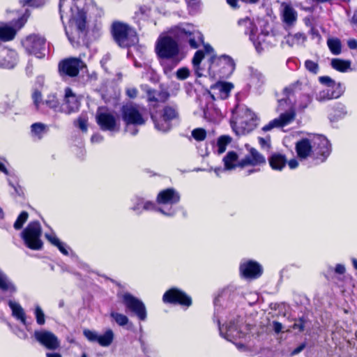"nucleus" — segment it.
Returning a JSON list of instances; mask_svg holds the SVG:
<instances>
[{
  "instance_id": "10",
  "label": "nucleus",
  "mask_w": 357,
  "mask_h": 357,
  "mask_svg": "<svg viewBox=\"0 0 357 357\" xmlns=\"http://www.w3.org/2000/svg\"><path fill=\"white\" fill-rule=\"evenodd\" d=\"M180 196L174 189L169 188L162 190L157 197V202L161 207L157 208V211L165 215L172 216L175 214V209L172 205L178 202Z\"/></svg>"
},
{
  "instance_id": "33",
  "label": "nucleus",
  "mask_w": 357,
  "mask_h": 357,
  "mask_svg": "<svg viewBox=\"0 0 357 357\" xmlns=\"http://www.w3.org/2000/svg\"><path fill=\"white\" fill-rule=\"evenodd\" d=\"M287 159L284 155L280 153H273L268 158V162L273 169L282 170L285 166Z\"/></svg>"
},
{
  "instance_id": "43",
  "label": "nucleus",
  "mask_w": 357,
  "mask_h": 357,
  "mask_svg": "<svg viewBox=\"0 0 357 357\" xmlns=\"http://www.w3.org/2000/svg\"><path fill=\"white\" fill-rule=\"evenodd\" d=\"M231 142V138L228 136H221L218 138L217 142L218 153L221 154L226 150L227 146Z\"/></svg>"
},
{
  "instance_id": "59",
  "label": "nucleus",
  "mask_w": 357,
  "mask_h": 357,
  "mask_svg": "<svg viewBox=\"0 0 357 357\" xmlns=\"http://www.w3.org/2000/svg\"><path fill=\"white\" fill-rule=\"evenodd\" d=\"M102 139H103V137L99 134L93 135L91 137V142L93 143L100 142L102 141Z\"/></svg>"
},
{
  "instance_id": "47",
  "label": "nucleus",
  "mask_w": 357,
  "mask_h": 357,
  "mask_svg": "<svg viewBox=\"0 0 357 357\" xmlns=\"http://www.w3.org/2000/svg\"><path fill=\"white\" fill-rule=\"evenodd\" d=\"M344 107L339 105L337 109H334L333 113L329 114L331 121H336L338 118H342L345 114Z\"/></svg>"
},
{
  "instance_id": "28",
  "label": "nucleus",
  "mask_w": 357,
  "mask_h": 357,
  "mask_svg": "<svg viewBox=\"0 0 357 357\" xmlns=\"http://www.w3.org/2000/svg\"><path fill=\"white\" fill-rule=\"evenodd\" d=\"M234 88V85L229 82H218L213 86V93L220 99H226L231 89Z\"/></svg>"
},
{
  "instance_id": "38",
  "label": "nucleus",
  "mask_w": 357,
  "mask_h": 357,
  "mask_svg": "<svg viewBox=\"0 0 357 357\" xmlns=\"http://www.w3.org/2000/svg\"><path fill=\"white\" fill-rule=\"evenodd\" d=\"M327 45L331 52L335 54L338 55L341 53L342 45L341 42L338 38H331L327 40Z\"/></svg>"
},
{
  "instance_id": "5",
  "label": "nucleus",
  "mask_w": 357,
  "mask_h": 357,
  "mask_svg": "<svg viewBox=\"0 0 357 357\" xmlns=\"http://www.w3.org/2000/svg\"><path fill=\"white\" fill-rule=\"evenodd\" d=\"M238 24L244 31L245 34H249L250 39L253 43L258 52H261L268 46L273 36L268 31H261L259 35L256 36L257 29L252 20L246 17L239 20Z\"/></svg>"
},
{
  "instance_id": "9",
  "label": "nucleus",
  "mask_w": 357,
  "mask_h": 357,
  "mask_svg": "<svg viewBox=\"0 0 357 357\" xmlns=\"http://www.w3.org/2000/svg\"><path fill=\"white\" fill-rule=\"evenodd\" d=\"M299 84L296 83L284 89V94L286 99L280 100V103L282 104L283 101L289 102V104L292 105L294 109H304L311 102L312 98L307 94H301L300 93Z\"/></svg>"
},
{
  "instance_id": "18",
  "label": "nucleus",
  "mask_w": 357,
  "mask_h": 357,
  "mask_svg": "<svg viewBox=\"0 0 357 357\" xmlns=\"http://www.w3.org/2000/svg\"><path fill=\"white\" fill-rule=\"evenodd\" d=\"M163 301L165 303H178L185 306H190L192 303L190 297L178 289H171L163 295Z\"/></svg>"
},
{
  "instance_id": "21",
  "label": "nucleus",
  "mask_w": 357,
  "mask_h": 357,
  "mask_svg": "<svg viewBox=\"0 0 357 357\" xmlns=\"http://www.w3.org/2000/svg\"><path fill=\"white\" fill-rule=\"evenodd\" d=\"M32 98L36 108L40 110H43L45 107L55 109L59 106V101L54 94L49 95L43 101L40 92L35 91L32 94Z\"/></svg>"
},
{
  "instance_id": "32",
  "label": "nucleus",
  "mask_w": 357,
  "mask_h": 357,
  "mask_svg": "<svg viewBox=\"0 0 357 357\" xmlns=\"http://www.w3.org/2000/svg\"><path fill=\"white\" fill-rule=\"evenodd\" d=\"M8 305L12 310V314L24 325H26V314L24 309L17 302L9 301Z\"/></svg>"
},
{
  "instance_id": "23",
  "label": "nucleus",
  "mask_w": 357,
  "mask_h": 357,
  "mask_svg": "<svg viewBox=\"0 0 357 357\" xmlns=\"http://www.w3.org/2000/svg\"><path fill=\"white\" fill-rule=\"evenodd\" d=\"M280 12L282 22L284 23L286 27H291L296 24L298 14L291 5L282 3L281 4Z\"/></svg>"
},
{
  "instance_id": "60",
  "label": "nucleus",
  "mask_w": 357,
  "mask_h": 357,
  "mask_svg": "<svg viewBox=\"0 0 357 357\" xmlns=\"http://www.w3.org/2000/svg\"><path fill=\"white\" fill-rule=\"evenodd\" d=\"M348 47L351 50L357 48V41L354 39H351L347 43Z\"/></svg>"
},
{
  "instance_id": "6",
  "label": "nucleus",
  "mask_w": 357,
  "mask_h": 357,
  "mask_svg": "<svg viewBox=\"0 0 357 357\" xmlns=\"http://www.w3.org/2000/svg\"><path fill=\"white\" fill-rule=\"evenodd\" d=\"M257 116L254 112L245 106L236 109L231 123L237 135L249 132L256 126Z\"/></svg>"
},
{
  "instance_id": "22",
  "label": "nucleus",
  "mask_w": 357,
  "mask_h": 357,
  "mask_svg": "<svg viewBox=\"0 0 357 357\" xmlns=\"http://www.w3.org/2000/svg\"><path fill=\"white\" fill-rule=\"evenodd\" d=\"M79 107V100L75 94L69 88L65 90L64 102L62 105V110L68 114L75 112L78 110Z\"/></svg>"
},
{
  "instance_id": "35",
  "label": "nucleus",
  "mask_w": 357,
  "mask_h": 357,
  "mask_svg": "<svg viewBox=\"0 0 357 357\" xmlns=\"http://www.w3.org/2000/svg\"><path fill=\"white\" fill-rule=\"evenodd\" d=\"M306 37L304 34L297 33L295 34H289L286 38V43L290 46L301 45L305 41Z\"/></svg>"
},
{
  "instance_id": "16",
  "label": "nucleus",
  "mask_w": 357,
  "mask_h": 357,
  "mask_svg": "<svg viewBox=\"0 0 357 357\" xmlns=\"http://www.w3.org/2000/svg\"><path fill=\"white\" fill-rule=\"evenodd\" d=\"M86 338L91 342H98L102 347H108L113 342L114 334L112 330L107 329L100 335L95 331L86 329L83 331Z\"/></svg>"
},
{
  "instance_id": "13",
  "label": "nucleus",
  "mask_w": 357,
  "mask_h": 357,
  "mask_svg": "<svg viewBox=\"0 0 357 357\" xmlns=\"http://www.w3.org/2000/svg\"><path fill=\"white\" fill-rule=\"evenodd\" d=\"M45 43L46 40L43 36L31 34L22 41V45L29 54L41 59L45 56Z\"/></svg>"
},
{
  "instance_id": "64",
  "label": "nucleus",
  "mask_w": 357,
  "mask_h": 357,
  "mask_svg": "<svg viewBox=\"0 0 357 357\" xmlns=\"http://www.w3.org/2000/svg\"><path fill=\"white\" fill-rule=\"evenodd\" d=\"M305 345L304 344L300 345L297 348H296L291 354V356L299 354L303 349L305 348Z\"/></svg>"
},
{
  "instance_id": "30",
  "label": "nucleus",
  "mask_w": 357,
  "mask_h": 357,
  "mask_svg": "<svg viewBox=\"0 0 357 357\" xmlns=\"http://www.w3.org/2000/svg\"><path fill=\"white\" fill-rule=\"evenodd\" d=\"M17 30L10 24L6 23L0 24V40L9 41L15 38Z\"/></svg>"
},
{
  "instance_id": "26",
  "label": "nucleus",
  "mask_w": 357,
  "mask_h": 357,
  "mask_svg": "<svg viewBox=\"0 0 357 357\" xmlns=\"http://www.w3.org/2000/svg\"><path fill=\"white\" fill-rule=\"evenodd\" d=\"M241 273L245 278H255L261 275L262 269L260 265L252 261L243 262L240 266Z\"/></svg>"
},
{
  "instance_id": "19",
  "label": "nucleus",
  "mask_w": 357,
  "mask_h": 357,
  "mask_svg": "<svg viewBox=\"0 0 357 357\" xmlns=\"http://www.w3.org/2000/svg\"><path fill=\"white\" fill-rule=\"evenodd\" d=\"M84 67V63L77 58H69L59 63V72L70 77L76 76L79 70Z\"/></svg>"
},
{
  "instance_id": "17",
  "label": "nucleus",
  "mask_w": 357,
  "mask_h": 357,
  "mask_svg": "<svg viewBox=\"0 0 357 357\" xmlns=\"http://www.w3.org/2000/svg\"><path fill=\"white\" fill-rule=\"evenodd\" d=\"M34 336L38 342L50 350H56L60 347V341L52 332L42 330L34 333Z\"/></svg>"
},
{
  "instance_id": "27",
  "label": "nucleus",
  "mask_w": 357,
  "mask_h": 357,
  "mask_svg": "<svg viewBox=\"0 0 357 357\" xmlns=\"http://www.w3.org/2000/svg\"><path fill=\"white\" fill-rule=\"evenodd\" d=\"M132 206L130 208L137 214H141L143 211L156 210V206L153 202L142 197H137L132 199Z\"/></svg>"
},
{
  "instance_id": "44",
  "label": "nucleus",
  "mask_w": 357,
  "mask_h": 357,
  "mask_svg": "<svg viewBox=\"0 0 357 357\" xmlns=\"http://www.w3.org/2000/svg\"><path fill=\"white\" fill-rule=\"evenodd\" d=\"M88 116L86 114H82L75 122V125L82 131L87 130Z\"/></svg>"
},
{
  "instance_id": "12",
  "label": "nucleus",
  "mask_w": 357,
  "mask_h": 357,
  "mask_svg": "<svg viewBox=\"0 0 357 357\" xmlns=\"http://www.w3.org/2000/svg\"><path fill=\"white\" fill-rule=\"evenodd\" d=\"M249 154L241 160L240 167L245 169V174L249 176L259 171L258 166L266 163V158L255 149L250 148Z\"/></svg>"
},
{
  "instance_id": "11",
  "label": "nucleus",
  "mask_w": 357,
  "mask_h": 357,
  "mask_svg": "<svg viewBox=\"0 0 357 357\" xmlns=\"http://www.w3.org/2000/svg\"><path fill=\"white\" fill-rule=\"evenodd\" d=\"M25 245L31 250H40L43 246L40 239L41 227L39 222H30L21 234Z\"/></svg>"
},
{
  "instance_id": "37",
  "label": "nucleus",
  "mask_w": 357,
  "mask_h": 357,
  "mask_svg": "<svg viewBox=\"0 0 357 357\" xmlns=\"http://www.w3.org/2000/svg\"><path fill=\"white\" fill-rule=\"evenodd\" d=\"M47 130V126L41 123H36L31 126L32 135L38 139H41Z\"/></svg>"
},
{
  "instance_id": "52",
  "label": "nucleus",
  "mask_w": 357,
  "mask_h": 357,
  "mask_svg": "<svg viewBox=\"0 0 357 357\" xmlns=\"http://www.w3.org/2000/svg\"><path fill=\"white\" fill-rule=\"evenodd\" d=\"M21 3L22 5L29 4L31 6L33 7H39L44 4V0H21Z\"/></svg>"
},
{
  "instance_id": "46",
  "label": "nucleus",
  "mask_w": 357,
  "mask_h": 357,
  "mask_svg": "<svg viewBox=\"0 0 357 357\" xmlns=\"http://www.w3.org/2000/svg\"><path fill=\"white\" fill-rule=\"evenodd\" d=\"M333 98V93L328 89L321 91L317 95V100H318L319 101H325L327 100L332 99Z\"/></svg>"
},
{
  "instance_id": "2",
  "label": "nucleus",
  "mask_w": 357,
  "mask_h": 357,
  "mask_svg": "<svg viewBox=\"0 0 357 357\" xmlns=\"http://www.w3.org/2000/svg\"><path fill=\"white\" fill-rule=\"evenodd\" d=\"M89 0H60L59 13L66 34L73 45L79 43L87 29L86 4Z\"/></svg>"
},
{
  "instance_id": "63",
  "label": "nucleus",
  "mask_w": 357,
  "mask_h": 357,
  "mask_svg": "<svg viewBox=\"0 0 357 357\" xmlns=\"http://www.w3.org/2000/svg\"><path fill=\"white\" fill-rule=\"evenodd\" d=\"M345 271V268L342 264H337L335 267V272L339 274H342Z\"/></svg>"
},
{
  "instance_id": "45",
  "label": "nucleus",
  "mask_w": 357,
  "mask_h": 357,
  "mask_svg": "<svg viewBox=\"0 0 357 357\" xmlns=\"http://www.w3.org/2000/svg\"><path fill=\"white\" fill-rule=\"evenodd\" d=\"M28 216L29 215L26 212H22L14 223V228L15 229H20L22 227L24 222L27 220Z\"/></svg>"
},
{
  "instance_id": "31",
  "label": "nucleus",
  "mask_w": 357,
  "mask_h": 357,
  "mask_svg": "<svg viewBox=\"0 0 357 357\" xmlns=\"http://www.w3.org/2000/svg\"><path fill=\"white\" fill-rule=\"evenodd\" d=\"M155 128L161 132H167L170 130L172 123L165 119L160 113L152 115Z\"/></svg>"
},
{
  "instance_id": "7",
  "label": "nucleus",
  "mask_w": 357,
  "mask_h": 357,
  "mask_svg": "<svg viewBox=\"0 0 357 357\" xmlns=\"http://www.w3.org/2000/svg\"><path fill=\"white\" fill-rule=\"evenodd\" d=\"M144 109L132 102H128L124 105L121 108V116L123 121L126 125V130L130 132L129 126H142L144 124L146 120L143 116ZM137 129L135 128L130 131L133 135L137 133Z\"/></svg>"
},
{
  "instance_id": "29",
  "label": "nucleus",
  "mask_w": 357,
  "mask_h": 357,
  "mask_svg": "<svg viewBox=\"0 0 357 357\" xmlns=\"http://www.w3.org/2000/svg\"><path fill=\"white\" fill-rule=\"evenodd\" d=\"M222 160L226 170H233L238 167H240L241 160H238V155L235 151H229Z\"/></svg>"
},
{
  "instance_id": "3",
  "label": "nucleus",
  "mask_w": 357,
  "mask_h": 357,
  "mask_svg": "<svg viewBox=\"0 0 357 357\" xmlns=\"http://www.w3.org/2000/svg\"><path fill=\"white\" fill-rule=\"evenodd\" d=\"M204 52L197 50L192 59V65L195 73L197 76L202 75V70L200 68V63L205 55L209 56L210 66L208 67L209 75L216 78L222 77L230 75L234 69V63L232 59L227 56L217 57L213 53V49L209 45H205Z\"/></svg>"
},
{
  "instance_id": "51",
  "label": "nucleus",
  "mask_w": 357,
  "mask_h": 357,
  "mask_svg": "<svg viewBox=\"0 0 357 357\" xmlns=\"http://www.w3.org/2000/svg\"><path fill=\"white\" fill-rule=\"evenodd\" d=\"M190 75V70L187 68H179L176 71V77L179 79H185Z\"/></svg>"
},
{
  "instance_id": "24",
  "label": "nucleus",
  "mask_w": 357,
  "mask_h": 357,
  "mask_svg": "<svg viewBox=\"0 0 357 357\" xmlns=\"http://www.w3.org/2000/svg\"><path fill=\"white\" fill-rule=\"evenodd\" d=\"M17 62V54L15 51L0 46V68H13Z\"/></svg>"
},
{
  "instance_id": "57",
  "label": "nucleus",
  "mask_w": 357,
  "mask_h": 357,
  "mask_svg": "<svg viewBox=\"0 0 357 357\" xmlns=\"http://www.w3.org/2000/svg\"><path fill=\"white\" fill-rule=\"evenodd\" d=\"M319 79L321 83L327 84L328 86L333 83V80L329 77H320Z\"/></svg>"
},
{
  "instance_id": "55",
  "label": "nucleus",
  "mask_w": 357,
  "mask_h": 357,
  "mask_svg": "<svg viewBox=\"0 0 357 357\" xmlns=\"http://www.w3.org/2000/svg\"><path fill=\"white\" fill-rule=\"evenodd\" d=\"M259 142L262 148H269L270 140L269 139H264L262 137L259 138Z\"/></svg>"
},
{
  "instance_id": "54",
  "label": "nucleus",
  "mask_w": 357,
  "mask_h": 357,
  "mask_svg": "<svg viewBox=\"0 0 357 357\" xmlns=\"http://www.w3.org/2000/svg\"><path fill=\"white\" fill-rule=\"evenodd\" d=\"M56 247H57L59 251L64 255H69V247H68L64 243L61 241Z\"/></svg>"
},
{
  "instance_id": "15",
  "label": "nucleus",
  "mask_w": 357,
  "mask_h": 357,
  "mask_svg": "<svg viewBox=\"0 0 357 357\" xmlns=\"http://www.w3.org/2000/svg\"><path fill=\"white\" fill-rule=\"evenodd\" d=\"M96 119L102 130L112 132L119 130V121L112 113L100 110L97 113Z\"/></svg>"
},
{
  "instance_id": "14",
  "label": "nucleus",
  "mask_w": 357,
  "mask_h": 357,
  "mask_svg": "<svg viewBox=\"0 0 357 357\" xmlns=\"http://www.w3.org/2000/svg\"><path fill=\"white\" fill-rule=\"evenodd\" d=\"M119 297L122 300V303L128 310L135 313L140 320L146 319V307L140 300L128 292L121 294Z\"/></svg>"
},
{
  "instance_id": "36",
  "label": "nucleus",
  "mask_w": 357,
  "mask_h": 357,
  "mask_svg": "<svg viewBox=\"0 0 357 357\" xmlns=\"http://www.w3.org/2000/svg\"><path fill=\"white\" fill-rule=\"evenodd\" d=\"M331 66L334 69L338 71L346 72L350 68L351 62L340 59H333L331 60Z\"/></svg>"
},
{
  "instance_id": "62",
  "label": "nucleus",
  "mask_w": 357,
  "mask_h": 357,
  "mask_svg": "<svg viewBox=\"0 0 357 357\" xmlns=\"http://www.w3.org/2000/svg\"><path fill=\"white\" fill-rule=\"evenodd\" d=\"M273 329L276 333H280L282 331V325L280 323L275 321L273 323Z\"/></svg>"
},
{
  "instance_id": "49",
  "label": "nucleus",
  "mask_w": 357,
  "mask_h": 357,
  "mask_svg": "<svg viewBox=\"0 0 357 357\" xmlns=\"http://www.w3.org/2000/svg\"><path fill=\"white\" fill-rule=\"evenodd\" d=\"M35 315L36 318V321L39 325H43L45 324V314L40 307H36Z\"/></svg>"
},
{
  "instance_id": "40",
  "label": "nucleus",
  "mask_w": 357,
  "mask_h": 357,
  "mask_svg": "<svg viewBox=\"0 0 357 357\" xmlns=\"http://www.w3.org/2000/svg\"><path fill=\"white\" fill-rule=\"evenodd\" d=\"M203 112L204 118L210 121L215 120L220 114L219 110L214 108L212 104L208 105L206 108H204Z\"/></svg>"
},
{
  "instance_id": "39",
  "label": "nucleus",
  "mask_w": 357,
  "mask_h": 357,
  "mask_svg": "<svg viewBox=\"0 0 357 357\" xmlns=\"http://www.w3.org/2000/svg\"><path fill=\"white\" fill-rule=\"evenodd\" d=\"M264 82L265 78L263 75L259 72L255 71L251 75L250 84L256 89H259L264 84Z\"/></svg>"
},
{
  "instance_id": "48",
  "label": "nucleus",
  "mask_w": 357,
  "mask_h": 357,
  "mask_svg": "<svg viewBox=\"0 0 357 357\" xmlns=\"http://www.w3.org/2000/svg\"><path fill=\"white\" fill-rule=\"evenodd\" d=\"M192 137L197 141H202L206 138V131L202 128H196L192 132Z\"/></svg>"
},
{
  "instance_id": "41",
  "label": "nucleus",
  "mask_w": 357,
  "mask_h": 357,
  "mask_svg": "<svg viewBox=\"0 0 357 357\" xmlns=\"http://www.w3.org/2000/svg\"><path fill=\"white\" fill-rule=\"evenodd\" d=\"M160 114L172 123V121L178 117V112L174 107H166Z\"/></svg>"
},
{
  "instance_id": "20",
  "label": "nucleus",
  "mask_w": 357,
  "mask_h": 357,
  "mask_svg": "<svg viewBox=\"0 0 357 357\" xmlns=\"http://www.w3.org/2000/svg\"><path fill=\"white\" fill-rule=\"evenodd\" d=\"M294 109H291L287 112L281 114L279 117L271 121L268 124L262 128V130L266 132L275 128H282L291 123L294 121Z\"/></svg>"
},
{
  "instance_id": "53",
  "label": "nucleus",
  "mask_w": 357,
  "mask_h": 357,
  "mask_svg": "<svg viewBox=\"0 0 357 357\" xmlns=\"http://www.w3.org/2000/svg\"><path fill=\"white\" fill-rule=\"evenodd\" d=\"M45 237L54 246H56L61 242L54 233L45 234Z\"/></svg>"
},
{
  "instance_id": "61",
  "label": "nucleus",
  "mask_w": 357,
  "mask_h": 357,
  "mask_svg": "<svg viewBox=\"0 0 357 357\" xmlns=\"http://www.w3.org/2000/svg\"><path fill=\"white\" fill-rule=\"evenodd\" d=\"M290 169H295L298 166V162L296 159L290 160L288 162Z\"/></svg>"
},
{
  "instance_id": "58",
  "label": "nucleus",
  "mask_w": 357,
  "mask_h": 357,
  "mask_svg": "<svg viewBox=\"0 0 357 357\" xmlns=\"http://www.w3.org/2000/svg\"><path fill=\"white\" fill-rule=\"evenodd\" d=\"M5 162L6 161L3 158H0V172H3L5 174H8V172L6 167Z\"/></svg>"
},
{
  "instance_id": "8",
  "label": "nucleus",
  "mask_w": 357,
  "mask_h": 357,
  "mask_svg": "<svg viewBox=\"0 0 357 357\" xmlns=\"http://www.w3.org/2000/svg\"><path fill=\"white\" fill-rule=\"evenodd\" d=\"M112 34L119 46L127 47L137 42L135 31L126 24L114 22L112 25Z\"/></svg>"
},
{
  "instance_id": "4",
  "label": "nucleus",
  "mask_w": 357,
  "mask_h": 357,
  "mask_svg": "<svg viewBox=\"0 0 357 357\" xmlns=\"http://www.w3.org/2000/svg\"><path fill=\"white\" fill-rule=\"evenodd\" d=\"M296 150L300 158L312 156L322 162L331 153V145L322 135H310L296 142Z\"/></svg>"
},
{
  "instance_id": "56",
  "label": "nucleus",
  "mask_w": 357,
  "mask_h": 357,
  "mask_svg": "<svg viewBox=\"0 0 357 357\" xmlns=\"http://www.w3.org/2000/svg\"><path fill=\"white\" fill-rule=\"evenodd\" d=\"M126 93L130 98H134L137 95V90L135 88H129L126 90Z\"/></svg>"
},
{
  "instance_id": "25",
  "label": "nucleus",
  "mask_w": 357,
  "mask_h": 357,
  "mask_svg": "<svg viewBox=\"0 0 357 357\" xmlns=\"http://www.w3.org/2000/svg\"><path fill=\"white\" fill-rule=\"evenodd\" d=\"M221 336L228 341L233 342L237 338L243 337V333L234 322H230L225 326H219Z\"/></svg>"
},
{
  "instance_id": "50",
  "label": "nucleus",
  "mask_w": 357,
  "mask_h": 357,
  "mask_svg": "<svg viewBox=\"0 0 357 357\" xmlns=\"http://www.w3.org/2000/svg\"><path fill=\"white\" fill-rule=\"evenodd\" d=\"M305 66L310 72L317 74L318 73L319 66L318 64L311 60H307L305 63Z\"/></svg>"
},
{
  "instance_id": "1",
  "label": "nucleus",
  "mask_w": 357,
  "mask_h": 357,
  "mask_svg": "<svg viewBox=\"0 0 357 357\" xmlns=\"http://www.w3.org/2000/svg\"><path fill=\"white\" fill-rule=\"evenodd\" d=\"M169 33L171 36L161 34L155 45L156 53L162 59V65L165 74L169 73L183 58L179 53L176 41L172 36L179 40L188 39L190 47L194 49L197 48L204 41L202 34L189 24H182L173 27Z\"/></svg>"
},
{
  "instance_id": "42",
  "label": "nucleus",
  "mask_w": 357,
  "mask_h": 357,
  "mask_svg": "<svg viewBox=\"0 0 357 357\" xmlns=\"http://www.w3.org/2000/svg\"><path fill=\"white\" fill-rule=\"evenodd\" d=\"M110 316L119 326H124L129 322L128 318L123 314L112 311Z\"/></svg>"
},
{
  "instance_id": "34",
  "label": "nucleus",
  "mask_w": 357,
  "mask_h": 357,
  "mask_svg": "<svg viewBox=\"0 0 357 357\" xmlns=\"http://www.w3.org/2000/svg\"><path fill=\"white\" fill-rule=\"evenodd\" d=\"M0 289L10 294L16 291V287L6 275L0 270Z\"/></svg>"
}]
</instances>
